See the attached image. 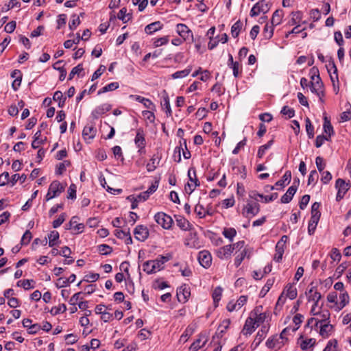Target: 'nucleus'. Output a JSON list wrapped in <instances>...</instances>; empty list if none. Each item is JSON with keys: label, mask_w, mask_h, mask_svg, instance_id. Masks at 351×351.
Instances as JSON below:
<instances>
[{"label": "nucleus", "mask_w": 351, "mask_h": 351, "mask_svg": "<svg viewBox=\"0 0 351 351\" xmlns=\"http://www.w3.org/2000/svg\"><path fill=\"white\" fill-rule=\"evenodd\" d=\"M171 254L159 256L156 260L147 261L143 264V270L147 274L156 273L164 268V264L171 258Z\"/></svg>", "instance_id": "1"}, {"label": "nucleus", "mask_w": 351, "mask_h": 351, "mask_svg": "<svg viewBox=\"0 0 351 351\" xmlns=\"http://www.w3.org/2000/svg\"><path fill=\"white\" fill-rule=\"evenodd\" d=\"M320 204L315 202L311 206V217L308 223V232L309 234H313L316 229V226L319 221L321 213L319 209Z\"/></svg>", "instance_id": "2"}, {"label": "nucleus", "mask_w": 351, "mask_h": 351, "mask_svg": "<svg viewBox=\"0 0 351 351\" xmlns=\"http://www.w3.org/2000/svg\"><path fill=\"white\" fill-rule=\"evenodd\" d=\"M311 90L312 93H315L319 97L324 96L323 83L322 82L319 75H315V73L311 76Z\"/></svg>", "instance_id": "3"}, {"label": "nucleus", "mask_w": 351, "mask_h": 351, "mask_svg": "<svg viewBox=\"0 0 351 351\" xmlns=\"http://www.w3.org/2000/svg\"><path fill=\"white\" fill-rule=\"evenodd\" d=\"M64 191V186H62L59 181L55 180L52 182L46 195V200L48 201L52 198L59 196Z\"/></svg>", "instance_id": "4"}, {"label": "nucleus", "mask_w": 351, "mask_h": 351, "mask_svg": "<svg viewBox=\"0 0 351 351\" xmlns=\"http://www.w3.org/2000/svg\"><path fill=\"white\" fill-rule=\"evenodd\" d=\"M335 187L338 190L336 200L339 202L341 200L346 192L349 190L350 184L346 182L343 179L339 178L336 180Z\"/></svg>", "instance_id": "5"}, {"label": "nucleus", "mask_w": 351, "mask_h": 351, "mask_svg": "<svg viewBox=\"0 0 351 351\" xmlns=\"http://www.w3.org/2000/svg\"><path fill=\"white\" fill-rule=\"evenodd\" d=\"M156 222L165 229H169L173 223L172 218L165 213L159 212L154 215Z\"/></svg>", "instance_id": "6"}, {"label": "nucleus", "mask_w": 351, "mask_h": 351, "mask_svg": "<svg viewBox=\"0 0 351 351\" xmlns=\"http://www.w3.org/2000/svg\"><path fill=\"white\" fill-rule=\"evenodd\" d=\"M270 9V4L266 0L256 3L250 10V16H256L261 13H267Z\"/></svg>", "instance_id": "7"}, {"label": "nucleus", "mask_w": 351, "mask_h": 351, "mask_svg": "<svg viewBox=\"0 0 351 351\" xmlns=\"http://www.w3.org/2000/svg\"><path fill=\"white\" fill-rule=\"evenodd\" d=\"M260 210V206L256 202L249 201L243 209V215L246 217L255 216Z\"/></svg>", "instance_id": "8"}, {"label": "nucleus", "mask_w": 351, "mask_h": 351, "mask_svg": "<svg viewBox=\"0 0 351 351\" xmlns=\"http://www.w3.org/2000/svg\"><path fill=\"white\" fill-rule=\"evenodd\" d=\"M184 245L191 248H199L200 242L195 232L191 231L185 239Z\"/></svg>", "instance_id": "9"}, {"label": "nucleus", "mask_w": 351, "mask_h": 351, "mask_svg": "<svg viewBox=\"0 0 351 351\" xmlns=\"http://www.w3.org/2000/svg\"><path fill=\"white\" fill-rule=\"evenodd\" d=\"M176 30L178 34L183 38L184 40H189L191 38L193 40V35L191 30L185 25L182 23H179L176 25Z\"/></svg>", "instance_id": "10"}, {"label": "nucleus", "mask_w": 351, "mask_h": 351, "mask_svg": "<svg viewBox=\"0 0 351 351\" xmlns=\"http://www.w3.org/2000/svg\"><path fill=\"white\" fill-rule=\"evenodd\" d=\"M262 306L256 307L250 313V316L254 318V322L256 326H258L261 324H263L266 318L265 313H261Z\"/></svg>", "instance_id": "11"}, {"label": "nucleus", "mask_w": 351, "mask_h": 351, "mask_svg": "<svg viewBox=\"0 0 351 351\" xmlns=\"http://www.w3.org/2000/svg\"><path fill=\"white\" fill-rule=\"evenodd\" d=\"M135 238L141 241H144L149 236V231L147 227L138 225L134 231Z\"/></svg>", "instance_id": "12"}, {"label": "nucleus", "mask_w": 351, "mask_h": 351, "mask_svg": "<svg viewBox=\"0 0 351 351\" xmlns=\"http://www.w3.org/2000/svg\"><path fill=\"white\" fill-rule=\"evenodd\" d=\"M191 295L190 289L185 285L177 290V298L180 302L185 303Z\"/></svg>", "instance_id": "13"}, {"label": "nucleus", "mask_w": 351, "mask_h": 351, "mask_svg": "<svg viewBox=\"0 0 351 351\" xmlns=\"http://www.w3.org/2000/svg\"><path fill=\"white\" fill-rule=\"evenodd\" d=\"M208 341L207 336L201 333L198 338L191 345L189 350L190 351H197L199 348H202Z\"/></svg>", "instance_id": "14"}, {"label": "nucleus", "mask_w": 351, "mask_h": 351, "mask_svg": "<svg viewBox=\"0 0 351 351\" xmlns=\"http://www.w3.org/2000/svg\"><path fill=\"white\" fill-rule=\"evenodd\" d=\"M198 260L202 266H203L205 268H207L210 267L211 264V255L208 251H201L199 253Z\"/></svg>", "instance_id": "15"}, {"label": "nucleus", "mask_w": 351, "mask_h": 351, "mask_svg": "<svg viewBox=\"0 0 351 351\" xmlns=\"http://www.w3.org/2000/svg\"><path fill=\"white\" fill-rule=\"evenodd\" d=\"M256 327L254 318L250 316L245 321L242 332L244 335H251Z\"/></svg>", "instance_id": "16"}, {"label": "nucleus", "mask_w": 351, "mask_h": 351, "mask_svg": "<svg viewBox=\"0 0 351 351\" xmlns=\"http://www.w3.org/2000/svg\"><path fill=\"white\" fill-rule=\"evenodd\" d=\"M232 247L231 245H227L220 247L217 251V255L221 259L228 258L232 253Z\"/></svg>", "instance_id": "17"}, {"label": "nucleus", "mask_w": 351, "mask_h": 351, "mask_svg": "<svg viewBox=\"0 0 351 351\" xmlns=\"http://www.w3.org/2000/svg\"><path fill=\"white\" fill-rule=\"evenodd\" d=\"M97 129L92 124H88L84 128L82 135L84 139H93L95 136Z\"/></svg>", "instance_id": "18"}, {"label": "nucleus", "mask_w": 351, "mask_h": 351, "mask_svg": "<svg viewBox=\"0 0 351 351\" xmlns=\"http://www.w3.org/2000/svg\"><path fill=\"white\" fill-rule=\"evenodd\" d=\"M134 141L137 147L141 148V149L145 148V138L144 132L142 128H138L137 130Z\"/></svg>", "instance_id": "19"}, {"label": "nucleus", "mask_w": 351, "mask_h": 351, "mask_svg": "<svg viewBox=\"0 0 351 351\" xmlns=\"http://www.w3.org/2000/svg\"><path fill=\"white\" fill-rule=\"evenodd\" d=\"M296 191H297V185H292L291 186L287 193L282 195V197H281V202L283 203V204H287L289 202H290L293 197V195H295V193H296Z\"/></svg>", "instance_id": "20"}, {"label": "nucleus", "mask_w": 351, "mask_h": 351, "mask_svg": "<svg viewBox=\"0 0 351 351\" xmlns=\"http://www.w3.org/2000/svg\"><path fill=\"white\" fill-rule=\"evenodd\" d=\"M130 97L134 98L136 101L143 104L146 108L150 109L152 110H155L156 109L155 105L149 99L143 97L140 95H130Z\"/></svg>", "instance_id": "21"}, {"label": "nucleus", "mask_w": 351, "mask_h": 351, "mask_svg": "<svg viewBox=\"0 0 351 351\" xmlns=\"http://www.w3.org/2000/svg\"><path fill=\"white\" fill-rule=\"evenodd\" d=\"M266 345L269 348L271 349H280L283 345V341H280V338L278 337H273L271 339H269Z\"/></svg>", "instance_id": "22"}, {"label": "nucleus", "mask_w": 351, "mask_h": 351, "mask_svg": "<svg viewBox=\"0 0 351 351\" xmlns=\"http://www.w3.org/2000/svg\"><path fill=\"white\" fill-rule=\"evenodd\" d=\"M161 160V157L157 154H154L152 158L150 159L149 162H148L146 165L147 170L149 172L154 171L157 167L158 166L160 161Z\"/></svg>", "instance_id": "23"}, {"label": "nucleus", "mask_w": 351, "mask_h": 351, "mask_svg": "<svg viewBox=\"0 0 351 351\" xmlns=\"http://www.w3.org/2000/svg\"><path fill=\"white\" fill-rule=\"evenodd\" d=\"M111 109V106L108 104H104L99 106H97L92 112V115L95 118H98L99 115L105 114L106 112Z\"/></svg>", "instance_id": "24"}, {"label": "nucleus", "mask_w": 351, "mask_h": 351, "mask_svg": "<svg viewBox=\"0 0 351 351\" xmlns=\"http://www.w3.org/2000/svg\"><path fill=\"white\" fill-rule=\"evenodd\" d=\"M332 330L333 326L330 324L328 322L324 324H321L319 334L322 337L326 338L329 337Z\"/></svg>", "instance_id": "25"}, {"label": "nucleus", "mask_w": 351, "mask_h": 351, "mask_svg": "<svg viewBox=\"0 0 351 351\" xmlns=\"http://www.w3.org/2000/svg\"><path fill=\"white\" fill-rule=\"evenodd\" d=\"M306 294L308 301L319 302V300L322 298L321 293L317 291L314 287H312L308 290V292L306 293Z\"/></svg>", "instance_id": "26"}, {"label": "nucleus", "mask_w": 351, "mask_h": 351, "mask_svg": "<svg viewBox=\"0 0 351 351\" xmlns=\"http://www.w3.org/2000/svg\"><path fill=\"white\" fill-rule=\"evenodd\" d=\"M162 25L160 21H156L147 25L145 27V32L147 34H152V33L162 29Z\"/></svg>", "instance_id": "27"}, {"label": "nucleus", "mask_w": 351, "mask_h": 351, "mask_svg": "<svg viewBox=\"0 0 351 351\" xmlns=\"http://www.w3.org/2000/svg\"><path fill=\"white\" fill-rule=\"evenodd\" d=\"M161 106L162 108L166 109V113L168 117H171L172 114V111L171 109L169 98L167 93L164 91V95L162 96V101H161Z\"/></svg>", "instance_id": "28"}, {"label": "nucleus", "mask_w": 351, "mask_h": 351, "mask_svg": "<svg viewBox=\"0 0 351 351\" xmlns=\"http://www.w3.org/2000/svg\"><path fill=\"white\" fill-rule=\"evenodd\" d=\"M176 223L183 230H191V224L190 222L182 217H179L176 219Z\"/></svg>", "instance_id": "29"}, {"label": "nucleus", "mask_w": 351, "mask_h": 351, "mask_svg": "<svg viewBox=\"0 0 351 351\" xmlns=\"http://www.w3.org/2000/svg\"><path fill=\"white\" fill-rule=\"evenodd\" d=\"M285 293L287 297L291 300H293L297 297V289L293 284H289L285 287L283 293Z\"/></svg>", "instance_id": "30"}, {"label": "nucleus", "mask_w": 351, "mask_h": 351, "mask_svg": "<svg viewBox=\"0 0 351 351\" xmlns=\"http://www.w3.org/2000/svg\"><path fill=\"white\" fill-rule=\"evenodd\" d=\"M78 217L77 216H74L71 218V221L69 223V227L67 229L73 228L74 230L79 232L81 230H82L84 227L83 223H77Z\"/></svg>", "instance_id": "31"}, {"label": "nucleus", "mask_w": 351, "mask_h": 351, "mask_svg": "<svg viewBox=\"0 0 351 351\" xmlns=\"http://www.w3.org/2000/svg\"><path fill=\"white\" fill-rule=\"evenodd\" d=\"M250 196L254 199H256V196L260 197L261 198L264 199L265 202L267 203V202H269L276 199L278 197V193H272L271 195L264 196L262 194L256 193L255 191H253L250 195Z\"/></svg>", "instance_id": "32"}, {"label": "nucleus", "mask_w": 351, "mask_h": 351, "mask_svg": "<svg viewBox=\"0 0 351 351\" xmlns=\"http://www.w3.org/2000/svg\"><path fill=\"white\" fill-rule=\"evenodd\" d=\"M282 17H283L282 10H276L274 12L272 18H271L272 25L276 26V25H279L282 21Z\"/></svg>", "instance_id": "33"}, {"label": "nucleus", "mask_w": 351, "mask_h": 351, "mask_svg": "<svg viewBox=\"0 0 351 351\" xmlns=\"http://www.w3.org/2000/svg\"><path fill=\"white\" fill-rule=\"evenodd\" d=\"M245 256H250V252L247 249L243 248V250L239 254L234 260V265L237 267H238L242 261H243Z\"/></svg>", "instance_id": "34"}, {"label": "nucleus", "mask_w": 351, "mask_h": 351, "mask_svg": "<svg viewBox=\"0 0 351 351\" xmlns=\"http://www.w3.org/2000/svg\"><path fill=\"white\" fill-rule=\"evenodd\" d=\"M194 331V327L193 326H189L181 335L180 341H183V343L186 342L188 339L193 334Z\"/></svg>", "instance_id": "35"}, {"label": "nucleus", "mask_w": 351, "mask_h": 351, "mask_svg": "<svg viewBox=\"0 0 351 351\" xmlns=\"http://www.w3.org/2000/svg\"><path fill=\"white\" fill-rule=\"evenodd\" d=\"M324 119V132L328 135V136H327V137L330 138L331 135L333 134V133H334L333 128L330 123V120L328 119V117H325Z\"/></svg>", "instance_id": "36"}, {"label": "nucleus", "mask_w": 351, "mask_h": 351, "mask_svg": "<svg viewBox=\"0 0 351 351\" xmlns=\"http://www.w3.org/2000/svg\"><path fill=\"white\" fill-rule=\"evenodd\" d=\"M49 239V245L50 247H53L57 244V242L59 239V233L58 231L53 230L51 231L48 235Z\"/></svg>", "instance_id": "37"}, {"label": "nucleus", "mask_w": 351, "mask_h": 351, "mask_svg": "<svg viewBox=\"0 0 351 351\" xmlns=\"http://www.w3.org/2000/svg\"><path fill=\"white\" fill-rule=\"evenodd\" d=\"M222 291H223L222 288L220 287H217L214 289V291L213 292L212 296H213V299L214 304H215V306H217V303L221 298Z\"/></svg>", "instance_id": "38"}, {"label": "nucleus", "mask_w": 351, "mask_h": 351, "mask_svg": "<svg viewBox=\"0 0 351 351\" xmlns=\"http://www.w3.org/2000/svg\"><path fill=\"white\" fill-rule=\"evenodd\" d=\"M340 302L338 304V310L343 308L349 302V295L347 292L343 293L339 295Z\"/></svg>", "instance_id": "39"}, {"label": "nucleus", "mask_w": 351, "mask_h": 351, "mask_svg": "<svg viewBox=\"0 0 351 351\" xmlns=\"http://www.w3.org/2000/svg\"><path fill=\"white\" fill-rule=\"evenodd\" d=\"M53 99L55 101H58L59 107H62L64 105L66 97H63L62 93L60 90H57L54 93Z\"/></svg>", "instance_id": "40"}, {"label": "nucleus", "mask_w": 351, "mask_h": 351, "mask_svg": "<svg viewBox=\"0 0 351 351\" xmlns=\"http://www.w3.org/2000/svg\"><path fill=\"white\" fill-rule=\"evenodd\" d=\"M119 88V84L117 82H112L98 91V94L100 95L101 93H104L108 91H112L117 89Z\"/></svg>", "instance_id": "41"}, {"label": "nucleus", "mask_w": 351, "mask_h": 351, "mask_svg": "<svg viewBox=\"0 0 351 351\" xmlns=\"http://www.w3.org/2000/svg\"><path fill=\"white\" fill-rule=\"evenodd\" d=\"M284 252H285V247L276 244V254H275L274 259L276 262H280L282 260V256H283Z\"/></svg>", "instance_id": "42"}, {"label": "nucleus", "mask_w": 351, "mask_h": 351, "mask_svg": "<svg viewBox=\"0 0 351 351\" xmlns=\"http://www.w3.org/2000/svg\"><path fill=\"white\" fill-rule=\"evenodd\" d=\"M242 27V23L240 21H237L231 27V34L234 38H237Z\"/></svg>", "instance_id": "43"}, {"label": "nucleus", "mask_w": 351, "mask_h": 351, "mask_svg": "<svg viewBox=\"0 0 351 351\" xmlns=\"http://www.w3.org/2000/svg\"><path fill=\"white\" fill-rule=\"evenodd\" d=\"M191 66H189L184 70L177 71L172 75V77L173 79H177L186 77L191 73Z\"/></svg>", "instance_id": "44"}, {"label": "nucleus", "mask_w": 351, "mask_h": 351, "mask_svg": "<svg viewBox=\"0 0 351 351\" xmlns=\"http://www.w3.org/2000/svg\"><path fill=\"white\" fill-rule=\"evenodd\" d=\"M315 344V339L311 338L302 341L300 347L303 350H306L308 348L313 347Z\"/></svg>", "instance_id": "45"}, {"label": "nucleus", "mask_w": 351, "mask_h": 351, "mask_svg": "<svg viewBox=\"0 0 351 351\" xmlns=\"http://www.w3.org/2000/svg\"><path fill=\"white\" fill-rule=\"evenodd\" d=\"M188 176L189 178V180L191 182L194 183V184H195V186L199 185V182L196 176V171H195V168L189 169V170L188 171Z\"/></svg>", "instance_id": "46"}, {"label": "nucleus", "mask_w": 351, "mask_h": 351, "mask_svg": "<svg viewBox=\"0 0 351 351\" xmlns=\"http://www.w3.org/2000/svg\"><path fill=\"white\" fill-rule=\"evenodd\" d=\"M330 313L328 310L323 311L322 312H318V320L320 324H322L324 322L328 321L330 319Z\"/></svg>", "instance_id": "47"}, {"label": "nucleus", "mask_w": 351, "mask_h": 351, "mask_svg": "<svg viewBox=\"0 0 351 351\" xmlns=\"http://www.w3.org/2000/svg\"><path fill=\"white\" fill-rule=\"evenodd\" d=\"M126 8H123L119 10L117 15L118 19L121 20L123 23H127L131 18V16L129 14L126 15Z\"/></svg>", "instance_id": "48"}, {"label": "nucleus", "mask_w": 351, "mask_h": 351, "mask_svg": "<svg viewBox=\"0 0 351 351\" xmlns=\"http://www.w3.org/2000/svg\"><path fill=\"white\" fill-rule=\"evenodd\" d=\"M291 171H286L285 173L284 174V176H282V179L278 180L276 183V186H284L285 182V181H288L289 182L290 180H291Z\"/></svg>", "instance_id": "49"}, {"label": "nucleus", "mask_w": 351, "mask_h": 351, "mask_svg": "<svg viewBox=\"0 0 351 351\" xmlns=\"http://www.w3.org/2000/svg\"><path fill=\"white\" fill-rule=\"evenodd\" d=\"M273 141H269L265 145H263L261 146L258 150L257 156L258 158H262L263 155L265 154V152L267 149H268L272 145Z\"/></svg>", "instance_id": "50"}, {"label": "nucleus", "mask_w": 351, "mask_h": 351, "mask_svg": "<svg viewBox=\"0 0 351 351\" xmlns=\"http://www.w3.org/2000/svg\"><path fill=\"white\" fill-rule=\"evenodd\" d=\"M326 68L328 69V71L330 73V71L333 70V74L335 75V78L338 80L337 76V68L335 64V62L332 58H330L328 60V64L326 65Z\"/></svg>", "instance_id": "51"}, {"label": "nucleus", "mask_w": 351, "mask_h": 351, "mask_svg": "<svg viewBox=\"0 0 351 351\" xmlns=\"http://www.w3.org/2000/svg\"><path fill=\"white\" fill-rule=\"evenodd\" d=\"M306 130L308 134V136L310 138H313L314 136V127L312 125L310 119L306 118Z\"/></svg>", "instance_id": "52"}, {"label": "nucleus", "mask_w": 351, "mask_h": 351, "mask_svg": "<svg viewBox=\"0 0 351 351\" xmlns=\"http://www.w3.org/2000/svg\"><path fill=\"white\" fill-rule=\"evenodd\" d=\"M237 232L234 228H225L223 232V234L226 238L229 239L230 241L232 240L234 237L236 235Z\"/></svg>", "instance_id": "53"}, {"label": "nucleus", "mask_w": 351, "mask_h": 351, "mask_svg": "<svg viewBox=\"0 0 351 351\" xmlns=\"http://www.w3.org/2000/svg\"><path fill=\"white\" fill-rule=\"evenodd\" d=\"M337 347V341L336 339H332L328 341L323 351H338Z\"/></svg>", "instance_id": "54"}, {"label": "nucleus", "mask_w": 351, "mask_h": 351, "mask_svg": "<svg viewBox=\"0 0 351 351\" xmlns=\"http://www.w3.org/2000/svg\"><path fill=\"white\" fill-rule=\"evenodd\" d=\"M98 250L100 254L103 255H108L112 252V249L108 245L102 244L98 246Z\"/></svg>", "instance_id": "55"}, {"label": "nucleus", "mask_w": 351, "mask_h": 351, "mask_svg": "<svg viewBox=\"0 0 351 351\" xmlns=\"http://www.w3.org/2000/svg\"><path fill=\"white\" fill-rule=\"evenodd\" d=\"M195 212L200 218H203L206 216V214H208V212L199 204L195 206Z\"/></svg>", "instance_id": "56"}, {"label": "nucleus", "mask_w": 351, "mask_h": 351, "mask_svg": "<svg viewBox=\"0 0 351 351\" xmlns=\"http://www.w3.org/2000/svg\"><path fill=\"white\" fill-rule=\"evenodd\" d=\"M70 162L69 160H64L62 162H60L57 166L56 173L58 175H61L66 170V167L70 165Z\"/></svg>", "instance_id": "57"}, {"label": "nucleus", "mask_w": 351, "mask_h": 351, "mask_svg": "<svg viewBox=\"0 0 351 351\" xmlns=\"http://www.w3.org/2000/svg\"><path fill=\"white\" fill-rule=\"evenodd\" d=\"M66 311V306L64 304H62L58 306L53 307L51 310V313L53 315H57L60 313H64Z\"/></svg>", "instance_id": "58"}, {"label": "nucleus", "mask_w": 351, "mask_h": 351, "mask_svg": "<svg viewBox=\"0 0 351 351\" xmlns=\"http://www.w3.org/2000/svg\"><path fill=\"white\" fill-rule=\"evenodd\" d=\"M267 330V327L264 326H263L262 329L258 332V334L255 339V341H256V340L258 341L256 343V346L260 343V342L263 340V339H264Z\"/></svg>", "instance_id": "59"}, {"label": "nucleus", "mask_w": 351, "mask_h": 351, "mask_svg": "<svg viewBox=\"0 0 351 351\" xmlns=\"http://www.w3.org/2000/svg\"><path fill=\"white\" fill-rule=\"evenodd\" d=\"M280 112L283 115H287L288 118H292L295 115V110L293 108H290L287 106L282 108Z\"/></svg>", "instance_id": "60"}, {"label": "nucleus", "mask_w": 351, "mask_h": 351, "mask_svg": "<svg viewBox=\"0 0 351 351\" xmlns=\"http://www.w3.org/2000/svg\"><path fill=\"white\" fill-rule=\"evenodd\" d=\"M32 238V233L29 230H26L23 234L21 239V244L22 245H27Z\"/></svg>", "instance_id": "61"}, {"label": "nucleus", "mask_w": 351, "mask_h": 351, "mask_svg": "<svg viewBox=\"0 0 351 351\" xmlns=\"http://www.w3.org/2000/svg\"><path fill=\"white\" fill-rule=\"evenodd\" d=\"M82 71H83V67H82V64H78L77 66L73 67L69 74V80H71L74 77L75 75H76V74L79 75Z\"/></svg>", "instance_id": "62"}, {"label": "nucleus", "mask_w": 351, "mask_h": 351, "mask_svg": "<svg viewBox=\"0 0 351 351\" xmlns=\"http://www.w3.org/2000/svg\"><path fill=\"white\" fill-rule=\"evenodd\" d=\"M274 34V29L272 27H269L267 24L264 27L263 34L265 38L269 39L272 37Z\"/></svg>", "instance_id": "63"}, {"label": "nucleus", "mask_w": 351, "mask_h": 351, "mask_svg": "<svg viewBox=\"0 0 351 351\" xmlns=\"http://www.w3.org/2000/svg\"><path fill=\"white\" fill-rule=\"evenodd\" d=\"M316 166L318 171L322 173L325 168L326 164L324 162V160L322 157L317 156L315 159Z\"/></svg>", "instance_id": "64"}]
</instances>
